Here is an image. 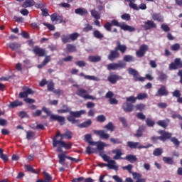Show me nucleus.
<instances>
[{
  "label": "nucleus",
  "instance_id": "13",
  "mask_svg": "<svg viewBox=\"0 0 182 182\" xmlns=\"http://www.w3.org/2000/svg\"><path fill=\"white\" fill-rule=\"evenodd\" d=\"M121 79H122V77H120L116 74H111L107 77V80L109 82H111L112 85L116 84L117 80H120Z\"/></svg>",
  "mask_w": 182,
  "mask_h": 182
},
{
  "label": "nucleus",
  "instance_id": "14",
  "mask_svg": "<svg viewBox=\"0 0 182 182\" xmlns=\"http://www.w3.org/2000/svg\"><path fill=\"white\" fill-rule=\"evenodd\" d=\"M32 52L37 55L38 56H45V50L43 48H41L38 46H36L33 50Z\"/></svg>",
  "mask_w": 182,
  "mask_h": 182
},
{
  "label": "nucleus",
  "instance_id": "27",
  "mask_svg": "<svg viewBox=\"0 0 182 182\" xmlns=\"http://www.w3.org/2000/svg\"><path fill=\"white\" fill-rule=\"evenodd\" d=\"M116 50H120L122 53H124L127 50V47L124 45L120 44V43H117V46L115 48Z\"/></svg>",
  "mask_w": 182,
  "mask_h": 182
},
{
  "label": "nucleus",
  "instance_id": "64",
  "mask_svg": "<svg viewBox=\"0 0 182 182\" xmlns=\"http://www.w3.org/2000/svg\"><path fill=\"white\" fill-rule=\"evenodd\" d=\"M24 168L25 170H26V171H31V173H35V169H33V168L29 165H25Z\"/></svg>",
  "mask_w": 182,
  "mask_h": 182
},
{
  "label": "nucleus",
  "instance_id": "42",
  "mask_svg": "<svg viewBox=\"0 0 182 182\" xmlns=\"http://www.w3.org/2000/svg\"><path fill=\"white\" fill-rule=\"evenodd\" d=\"M163 161H164V163H166V164H174V161H173V158L171 157L164 156L163 158Z\"/></svg>",
  "mask_w": 182,
  "mask_h": 182
},
{
  "label": "nucleus",
  "instance_id": "35",
  "mask_svg": "<svg viewBox=\"0 0 182 182\" xmlns=\"http://www.w3.org/2000/svg\"><path fill=\"white\" fill-rule=\"evenodd\" d=\"M125 160H127L129 163H133L134 161H137V157L134 155H127L125 157Z\"/></svg>",
  "mask_w": 182,
  "mask_h": 182
},
{
  "label": "nucleus",
  "instance_id": "17",
  "mask_svg": "<svg viewBox=\"0 0 182 182\" xmlns=\"http://www.w3.org/2000/svg\"><path fill=\"white\" fill-rule=\"evenodd\" d=\"M87 90L83 89V88H78L76 95L79 96L80 97H82V99H86L87 96Z\"/></svg>",
  "mask_w": 182,
  "mask_h": 182
},
{
  "label": "nucleus",
  "instance_id": "21",
  "mask_svg": "<svg viewBox=\"0 0 182 182\" xmlns=\"http://www.w3.org/2000/svg\"><path fill=\"white\" fill-rule=\"evenodd\" d=\"M73 136V133L69 130H66L63 134L61 135V140H63V139H66L67 140H70Z\"/></svg>",
  "mask_w": 182,
  "mask_h": 182
},
{
  "label": "nucleus",
  "instance_id": "33",
  "mask_svg": "<svg viewBox=\"0 0 182 182\" xmlns=\"http://www.w3.org/2000/svg\"><path fill=\"white\" fill-rule=\"evenodd\" d=\"M134 80L135 82H144V80H146V78L143 77H140V75H139V73H136L134 76Z\"/></svg>",
  "mask_w": 182,
  "mask_h": 182
},
{
  "label": "nucleus",
  "instance_id": "38",
  "mask_svg": "<svg viewBox=\"0 0 182 182\" xmlns=\"http://www.w3.org/2000/svg\"><path fill=\"white\" fill-rule=\"evenodd\" d=\"M93 35L95 38H96L97 39H103V37H104L103 34H102V33H100L99 30L94 31Z\"/></svg>",
  "mask_w": 182,
  "mask_h": 182
},
{
  "label": "nucleus",
  "instance_id": "12",
  "mask_svg": "<svg viewBox=\"0 0 182 182\" xmlns=\"http://www.w3.org/2000/svg\"><path fill=\"white\" fill-rule=\"evenodd\" d=\"M93 132L95 134H97L100 139H104V140H107L110 137V134L106 133L105 130H94Z\"/></svg>",
  "mask_w": 182,
  "mask_h": 182
},
{
  "label": "nucleus",
  "instance_id": "52",
  "mask_svg": "<svg viewBox=\"0 0 182 182\" xmlns=\"http://www.w3.org/2000/svg\"><path fill=\"white\" fill-rule=\"evenodd\" d=\"M93 29V27L90 24H85L82 29L83 32H89Z\"/></svg>",
  "mask_w": 182,
  "mask_h": 182
},
{
  "label": "nucleus",
  "instance_id": "24",
  "mask_svg": "<svg viewBox=\"0 0 182 182\" xmlns=\"http://www.w3.org/2000/svg\"><path fill=\"white\" fill-rule=\"evenodd\" d=\"M75 12L77 15H80L81 16H83L85 15H87V14H89L87 10H86V9H84V8L76 9L75 10Z\"/></svg>",
  "mask_w": 182,
  "mask_h": 182
},
{
  "label": "nucleus",
  "instance_id": "46",
  "mask_svg": "<svg viewBox=\"0 0 182 182\" xmlns=\"http://www.w3.org/2000/svg\"><path fill=\"white\" fill-rule=\"evenodd\" d=\"M147 97H149V96L147 95V94L146 93H139L138 94V95L136 96V99L138 100H143L144 99H147Z\"/></svg>",
  "mask_w": 182,
  "mask_h": 182
},
{
  "label": "nucleus",
  "instance_id": "45",
  "mask_svg": "<svg viewBox=\"0 0 182 182\" xmlns=\"http://www.w3.org/2000/svg\"><path fill=\"white\" fill-rule=\"evenodd\" d=\"M26 133L27 140H31L33 137H35V133L32 131H26Z\"/></svg>",
  "mask_w": 182,
  "mask_h": 182
},
{
  "label": "nucleus",
  "instance_id": "34",
  "mask_svg": "<svg viewBox=\"0 0 182 182\" xmlns=\"http://www.w3.org/2000/svg\"><path fill=\"white\" fill-rule=\"evenodd\" d=\"M67 119H68V122H70V123H72L73 124H79V123L80 122V121H79V119H75V117H73L72 115L68 117Z\"/></svg>",
  "mask_w": 182,
  "mask_h": 182
},
{
  "label": "nucleus",
  "instance_id": "62",
  "mask_svg": "<svg viewBox=\"0 0 182 182\" xmlns=\"http://www.w3.org/2000/svg\"><path fill=\"white\" fill-rule=\"evenodd\" d=\"M75 65L79 66V68H85V66H86V63L84 60H80L75 62Z\"/></svg>",
  "mask_w": 182,
  "mask_h": 182
},
{
  "label": "nucleus",
  "instance_id": "8",
  "mask_svg": "<svg viewBox=\"0 0 182 182\" xmlns=\"http://www.w3.org/2000/svg\"><path fill=\"white\" fill-rule=\"evenodd\" d=\"M149 50V46L146 44H143L140 46L139 49L136 51V55L138 58H143L144 55H146V53Z\"/></svg>",
  "mask_w": 182,
  "mask_h": 182
},
{
  "label": "nucleus",
  "instance_id": "30",
  "mask_svg": "<svg viewBox=\"0 0 182 182\" xmlns=\"http://www.w3.org/2000/svg\"><path fill=\"white\" fill-rule=\"evenodd\" d=\"M51 119L53 120H57V122H60V123L65 122V117L59 115H51Z\"/></svg>",
  "mask_w": 182,
  "mask_h": 182
},
{
  "label": "nucleus",
  "instance_id": "59",
  "mask_svg": "<svg viewBox=\"0 0 182 182\" xmlns=\"http://www.w3.org/2000/svg\"><path fill=\"white\" fill-rule=\"evenodd\" d=\"M100 156H101V157L103 159L104 161H107L109 163V161H110V156H108L107 155L103 154V153H100Z\"/></svg>",
  "mask_w": 182,
  "mask_h": 182
},
{
  "label": "nucleus",
  "instance_id": "44",
  "mask_svg": "<svg viewBox=\"0 0 182 182\" xmlns=\"http://www.w3.org/2000/svg\"><path fill=\"white\" fill-rule=\"evenodd\" d=\"M86 151L87 154H92V153H97V149L91 146H87L86 149Z\"/></svg>",
  "mask_w": 182,
  "mask_h": 182
},
{
  "label": "nucleus",
  "instance_id": "39",
  "mask_svg": "<svg viewBox=\"0 0 182 182\" xmlns=\"http://www.w3.org/2000/svg\"><path fill=\"white\" fill-rule=\"evenodd\" d=\"M117 69H124L126 68V63L122 60L118 61V63H115Z\"/></svg>",
  "mask_w": 182,
  "mask_h": 182
},
{
  "label": "nucleus",
  "instance_id": "54",
  "mask_svg": "<svg viewBox=\"0 0 182 182\" xmlns=\"http://www.w3.org/2000/svg\"><path fill=\"white\" fill-rule=\"evenodd\" d=\"M136 100L137 97L134 96H130L126 98L127 102H130L131 103H136Z\"/></svg>",
  "mask_w": 182,
  "mask_h": 182
},
{
  "label": "nucleus",
  "instance_id": "28",
  "mask_svg": "<svg viewBox=\"0 0 182 182\" xmlns=\"http://www.w3.org/2000/svg\"><path fill=\"white\" fill-rule=\"evenodd\" d=\"M50 61V57L46 56L43 63L38 65V69H42V68H43V66H46V65H48V63H49Z\"/></svg>",
  "mask_w": 182,
  "mask_h": 182
},
{
  "label": "nucleus",
  "instance_id": "49",
  "mask_svg": "<svg viewBox=\"0 0 182 182\" xmlns=\"http://www.w3.org/2000/svg\"><path fill=\"white\" fill-rule=\"evenodd\" d=\"M107 68L108 70H117L116 63L108 64Z\"/></svg>",
  "mask_w": 182,
  "mask_h": 182
},
{
  "label": "nucleus",
  "instance_id": "23",
  "mask_svg": "<svg viewBox=\"0 0 182 182\" xmlns=\"http://www.w3.org/2000/svg\"><path fill=\"white\" fill-rule=\"evenodd\" d=\"M151 18L153 21H156L157 22H164V17L160 14H152Z\"/></svg>",
  "mask_w": 182,
  "mask_h": 182
},
{
  "label": "nucleus",
  "instance_id": "63",
  "mask_svg": "<svg viewBox=\"0 0 182 182\" xmlns=\"http://www.w3.org/2000/svg\"><path fill=\"white\" fill-rule=\"evenodd\" d=\"M128 73L129 75H132V76H134L136 73H139L137 70H136L134 68H128Z\"/></svg>",
  "mask_w": 182,
  "mask_h": 182
},
{
  "label": "nucleus",
  "instance_id": "50",
  "mask_svg": "<svg viewBox=\"0 0 182 182\" xmlns=\"http://www.w3.org/2000/svg\"><path fill=\"white\" fill-rule=\"evenodd\" d=\"M105 129H107V130H109V132H114V126L113 125V123L109 122L105 127Z\"/></svg>",
  "mask_w": 182,
  "mask_h": 182
},
{
  "label": "nucleus",
  "instance_id": "7",
  "mask_svg": "<svg viewBox=\"0 0 182 182\" xmlns=\"http://www.w3.org/2000/svg\"><path fill=\"white\" fill-rule=\"evenodd\" d=\"M141 26L145 29V31H150V29H156V28H157V24L151 20H147L144 22V25Z\"/></svg>",
  "mask_w": 182,
  "mask_h": 182
},
{
  "label": "nucleus",
  "instance_id": "2",
  "mask_svg": "<svg viewBox=\"0 0 182 182\" xmlns=\"http://www.w3.org/2000/svg\"><path fill=\"white\" fill-rule=\"evenodd\" d=\"M56 151H58V153H61V154H58V159H59V163L60 164H62V166H65V159H68V160L72 161V162H75V163H78L79 159L73 158V157H70V156H68V152L67 151H63V150H62V147H57V150Z\"/></svg>",
  "mask_w": 182,
  "mask_h": 182
},
{
  "label": "nucleus",
  "instance_id": "1",
  "mask_svg": "<svg viewBox=\"0 0 182 182\" xmlns=\"http://www.w3.org/2000/svg\"><path fill=\"white\" fill-rule=\"evenodd\" d=\"M58 145L60 146L59 147H63L65 150H69L71 149L72 144L65 143V141L62 140V134L60 132H58L55 136L53 139V146L58 147Z\"/></svg>",
  "mask_w": 182,
  "mask_h": 182
},
{
  "label": "nucleus",
  "instance_id": "61",
  "mask_svg": "<svg viewBox=\"0 0 182 182\" xmlns=\"http://www.w3.org/2000/svg\"><path fill=\"white\" fill-rule=\"evenodd\" d=\"M122 168H123V170H127V171L129 173H130L131 174H132V173H133V172H132V170L133 168V165H132V164L125 166L122 167Z\"/></svg>",
  "mask_w": 182,
  "mask_h": 182
},
{
  "label": "nucleus",
  "instance_id": "57",
  "mask_svg": "<svg viewBox=\"0 0 182 182\" xmlns=\"http://www.w3.org/2000/svg\"><path fill=\"white\" fill-rule=\"evenodd\" d=\"M146 125H148L149 127H153L154 124H156L154 121H153L151 119H146Z\"/></svg>",
  "mask_w": 182,
  "mask_h": 182
},
{
  "label": "nucleus",
  "instance_id": "6",
  "mask_svg": "<svg viewBox=\"0 0 182 182\" xmlns=\"http://www.w3.org/2000/svg\"><path fill=\"white\" fill-rule=\"evenodd\" d=\"M127 146L129 149H149V147H151V144H149L147 146L140 145L139 142L134 141H128Z\"/></svg>",
  "mask_w": 182,
  "mask_h": 182
},
{
  "label": "nucleus",
  "instance_id": "4",
  "mask_svg": "<svg viewBox=\"0 0 182 182\" xmlns=\"http://www.w3.org/2000/svg\"><path fill=\"white\" fill-rule=\"evenodd\" d=\"M77 38H79V33H73L70 35L63 34L61 36V41L63 43H70L72 41L75 42Z\"/></svg>",
  "mask_w": 182,
  "mask_h": 182
},
{
  "label": "nucleus",
  "instance_id": "9",
  "mask_svg": "<svg viewBox=\"0 0 182 182\" xmlns=\"http://www.w3.org/2000/svg\"><path fill=\"white\" fill-rule=\"evenodd\" d=\"M90 146H96L97 151H103L105 150V147H107V144L103 141H95V142H90Z\"/></svg>",
  "mask_w": 182,
  "mask_h": 182
},
{
  "label": "nucleus",
  "instance_id": "51",
  "mask_svg": "<svg viewBox=\"0 0 182 182\" xmlns=\"http://www.w3.org/2000/svg\"><path fill=\"white\" fill-rule=\"evenodd\" d=\"M143 130H144V127H140L135 134L136 137H141L143 136Z\"/></svg>",
  "mask_w": 182,
  "mask_h": 182
},
{
  "label": "nucleus",
  "instance_id": "19",
  "mask_svg": "<svg viewBox=\"0 0 182 182\" xmlns=\"http://www.w3.org/2000/svg\"><path fill=\"white\" fill-rule=\"evenodd\" d=\"M172 136L173 134L170 132H164L162 136L157 137V139L161 140V141H166L167 139H171Z\"/></svg>",
  "mask_w": 182,
  "mask_h": 182
},
{
  "label": "nucleus",
  "instance_id": "55",
  "mask_svg": "<svg viewBox=\"0 0 182 182\" xmlns=\"http://www.w3.org/2000/svg\"><path fill=\"white\" fill-rule=\"evenodd\" d=\"M110 141L113 143L114 144H122L123 141L120 139H114V138H111Z\"/></svg>",
  "mask_w": 182,
  "mask_h": 182
},
{
  "label": "nucleus",
  "instance_id": "36",
  "mask_svg": "<svg viewBox=\"0 0 182 182\" xmlns=\"http://www.w3.org/2000/svg\"><path fill=\"white\" fill-rule=\"evenodd\" d=\"M43 174L44 176V181H46V182L52 181V180H53L52 175H50L48 172H45V171L43 173Z\"/></svg>",
  "mask_w": 182,
  "mask_h": 182
},
{
  "label": "nucleus",
  "instance_id": "58",
  "mask_svg": "<svg viewBox=\"0 0 182 182\" xmlns=\"http://www.w3.org/2000/svg\"><path fill=\"white\" fill-rule=\"evenodd\" d=\"M68 112H69V107L66 105H64L63 109L58 110V113H68Z\"/></svg>",
  "mask_w": 182,
  "mask_h": 182
},
{
  "label": "nucleus",
  "instance_id": "31",
  "mask_svg": "<svg viewBox=\"0 0 182 182\" xmlns=\"http://www.w3.org/2000/svg\"><path fill=\"white\" fill-rule=\"evenodd\" d=\"M90 62H100L102 60V57L100 55H94V56H90L88 58Z\"/></svg>",
  "mask_w": 182,
  "mask_h": 182
},
{
  "label": "nucleus",
  "instance_id": "25",
  "mask_svg": "<svg viewBox=\"0 0 182 182\" xmlns=\"http://www.w3.org/2000/svg\"><path fill=\"white\" fill-rule=\"evenodd\" d=\"M7 46L12 50H16V49L21 48V44L19 43H7Z\"/></svg>",
  "mask_w": 182,
  "mask_h": 182
},
{
  "label": "nucleus",
  "instance_id": "43",
  "mask_svg": "<svg viewBox=\"0 0 182 182\" xmlns=\"http://www.w3.org/2000/svg\"><path fill=\"white\" fill-rule=\"evenodd\" d=\"M66 49L68 52H76V46L73 44H68Z\"/></svg>",
  "mask_w": 182,
  "mask_h": 182
},
{
  "label": "nucleus",
  "instance_id": "5",
  "mask_svg": "<svg viewBox=\"0 0 182 182\" xmlns=\"http://www.w3.org/2000/svg\"><path fill=\"white\" fill-rule=\"evenodd\" d=\"M126 2H129V6L135 11H139V9H142L143 11H146L147 9V6L144 4H141L139 6H137V4H134L136 0H125Z\"/></svg>",
  "mask_w": 182,
  "mask_h": 182
},
{
  "label": "nucleus",
  "instance_id": "16",
  "mask_svg": "<svg viewBox=\"0 0 182 182\" xmlns=\"http://www.w3.org/2000/svg\"><path fill=\"white\" fill-rule=\"evenodd\" d=\"M133 107H134L133 104L129 102H125L122 105V109L124 112H133Z\"/></svg>",
  "mask_w": 182,
  "mask_h": 182
},
{
  "label": "nucleus",
  "instance_id": "15",
  "mask_svg": "<svg viewBox=\"0 0 182 182\" xmlns=\"http://www.w3.org/2000/svg\"><path fill=\"white\" fill-rule=\"evenodd\" d=\"M168 95V92H167V90L166 89V86L162 85L158 92L155 94V96H167Z\"/></svg>",
  "mask_w": 182,
  "mask_h": 182
},
{
  "label": "nucleus",
  "instance_id": "60",
  "mask_svg": "<svg viewBox=\"0 0 182 182\" xmlns=\"http://www.w3.org/2000/svg\"><path fill=\"white\" fill-rule=\"evenodd\" d=\"M157 124L161 126V127H164V129L167 127V122H166V120H160L157 122Z\"/></svg>",
  "mask_w": 182,
  "mask_h": 182
},
{
  "label": "nucleus",
  "instance_id": "40",
  "mask_svg": "<svg viewBox=\"0 0 182 182\" xmlns=\"http://www.w3.org/2000/svg\"><path fill=\"white\" fill-rule=\"evenodd\" d=\"M153 154L158 157L159 156H161L163 154V149L161 148H156L155 150L153 151Z\"/></svg>",
  "mask_w": 182,
  "mask_h": 182
},
{
  "label": "nucleus",
  "instance_id": "18",
  "mask_svg": "<svg viewBox=\"0 0 182 182\" xmlns=\"http://www.w3.org/2000/svg\"><path fill=\"white\" fill-rule=\"evenodd\" d=\"M112 154H115V156H114L113 159L114 160H120L123 158H122V156H123V153H122V150L121 149H114L112 150Z\"/></svg>",
  "mask_w": 182,
  "mask_h": 182
},
{
  "label": "nucleus",
  "instance_id": "10",
  "mask_svg": "<svg viewBox=\"0 0 182 182\" xmlns=\"http://www.w3.org/2000/svg\"><path fill=\"white\" fill-rule=\"evenodd\" d=\"M99 166L102 167L104 166L105 167H108L110 170H119V166H117L116 164V161L111 160L108 162V164H100Z\"/></svg>",
  "mask_w": 182,
  "mask_h": 182
},
{
  "label": "nucleus",
  "instance_id": "11",
  "mask_svg": "<svg viewBox=\"0 0 182 182\" xmlns=\"http://www.w3.org/2000/svg\"><path fill=\"white\" fill-rule=\"evenodd\" d=\"M119 58H120V53L117 52L116 48H114V50H112L108 55V59L112 62H113V60H115V59H119Z\"/></svg>",
  "mask_w": 182,
  "mask_h": 182
},
{
  "label": "nucleus",
  "instance_id": "20",
  "mask_svg": "<svg viewBox=\"0 0 182 182\" xmlns=\"http://www.w3.org/2000/svg\"><path fill=\"white\" fill-rule=\"evenodd\" d=\"M22 105H23V102H22V101L16 100L14 102H10L9 107V109H15V107H18L19 106H22Z\"/></svg>",
  "mask_w": 182,
  "mask_h": 182
},
{
  "label": "nucleus",
  "instance_id": "41",
  "mask_svg": "<svg viewBox=\"0 0 182 182\" xmlns=\"http://www.w3.org/2000/svg\"><path fill=\"white\" fill-rule=\"evenodd\" d=\"M124 62H134L136 59L133 57V55H127L124 56Z\"/></svg>",
  "mask_w": 182,
  "mask_h": 182
},
{
  "label": "nucleus",
  "instance_id": "29",
  "mask_svg": "<svg viewBox=\"0 0 182 182\" xmlns=\"http://www.w3.org/2000/svg\"><path fill=\"white\" fill-rule=\"evenodd\" d=\"M91 16L95 19H100V13H99L96 9H92L90 11Z\"/></svg>",
  "mask_w": 182,
  "mask_h": 182
},
{
  "label": "nucleus",
  "instance_id": "3",
  "mask_svg": "<svg viewBox=\"0 0 182 182\" xmlns=\"http://www.w3.org/2000/svg\"><path fill=\"white\" fill-rule=\"evenodd\" d=\"M112 26H118L119 28H121L123 31H128V32H134L136 31V28L134 27L130 26L127 24H124L123 23H119L116 20H112L111 21Z\"/></svg>",
  "mask_w": 182,
  "mask_h": 182
},
{
  "label": "nucleus",
  "instance_id": "53",
  "mask_svg": "<svg viewBox=\"0 0 182 182\" xmlns=\"http://www.w3.org/2000/svg\"><path fill=\"white\" fill-rule=\"evenodd\" d=\"M85 79H87L88 80H95V82H99L100 80L99 78L93 75L85 76Z\"/></svg>",
  "mask_w": 182,
  "mask_h": 182
},
{
  "label": "nucleus",
  "instance_id": "48",
  "mask_svg": "<svg viewBox=\"0 0 182 182\" xmlns=\"http://www.w3.org/2000/svg\"><path fill=\"white\" fill-rule=\"evenodd\" d=\"M132 177H133L134 180L137 181L143 177V175H141V173H139L136 172H132Z\"/></svg>",
  "mask_w": 182,
  "mask_h": 182
},
{
  "label": "nucleus",
  "instance_id": "26",
  "mask_svg": "<svg viewBox=\"0 0 182 182\" xmlns=\"http://www.w3.org/2000/svg\"><path fill=\"white\" fill-rule=\"evenodd\" d=\"M35 5V1L33 0H26V1L23 4V8H31V6H33Z\"/></svg>",
  "mask_w": 182,
  "mask_h": 182
},
{
  "label": "nucleus",
  "instance_id": "32",
  "mask_svg": "<svg viewBox=\"0 0 182 182\" xmlns=\"http://www.w3.org/2000/svg\"><path fill=\"white\" fill-rule=\"evenodd\" d=\"M0 159H1L4 163H6L9 160L8 155L4 154V149H0Z\"/></svg>",
  "mask_w": 182,
  "mask_h": 182
},
{
  "label": "nucleus",
  "instance_id": "22",
  "mask_svg": "<svg viewBox=\"0 0 182 182\" xmlns=\"http://www.w3.org/2000/svg\"><path fill=\"white\" fill-rule=\"evenodd\" d=\"M85 113H86V110L85 109H82L76 112L70 111V116H73V117H77V118L80 117L82 114H85Z\"/></svg>",
  "mask_w": 182,
  "mask_h": 182
},
{
  "label": "nucleus",
  "instance_id": "56",
  "mask_svg": "<svg viewBox=\"0 0 182 182\" xmlns=\"http://www.w3.org/2000/svg\"><path fill=\"white\" fill-rule=\"evenodd\" d=\"M97 122H100V123H103L104 122H106V117L103 114L98 115L97 117Z\"/></svg>",
  "mask_w": 182,
  "mask_h": 182
},
{
  "label": "nucleus",
  "instance_id": "47",
  "mask_svg": "<svg viewBox=\"0 0 182 182\" xmlns=\"http://www.w3.org/2000/svg\"><path fill=\"white\" fill-rule=\"evenodd\" d=\"M54 86H55V83H53V81L52 80L48 81L47 82L48 90H49L50 92H52V90H53Z\"/></svg>",
  "mask_w": 182,
  "mask_h": 182
},
{
  "label": "nucleus",
  "instance_id": "37",
  "mask_svg": "<svg viewBox=\"0 0 182 182\" xmlns=\"http://www.w3.org/2000/svg\"><path fill=\"white\" fill-rule=\"evenodd\" d=\"M90 124H92V119H88L87 121H85L84 122H82V124L78 125V127H89V126H90Z\"/></svg>",
  "mask_w": 182,
  "mask_h": 182
}]
</instances>
